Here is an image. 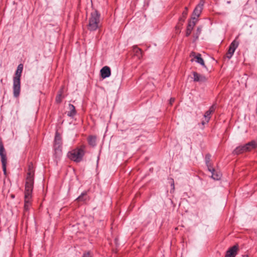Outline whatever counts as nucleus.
<instances>
[{
  "label": "nucleus",
  "mask_w": 257,
  "mask_h": 257,
  "mask_svg": "<svg viewBox=\"0 0 257 257\" xmlns=\"http://www.w3.org/2000/svg\"><path fill=\"white\" fill-rule=\"evenodd\" d=\"M34 179V170L33 165L29 164L27 172L25 189V204L24 210L27 211L29 209L31 204L32 193L33 189Z\"/></svg>",
  "instance_id": "1"
},
{
  "label": "nucleus",
  "mask_w": 257,
  "mask_h": 257,
  "mask_svg": "<svg viewBox=\"0 0 257 257\" xmlns=\"http://www.w3.org/2000/svg\"><path fill=\"white\" fill-rule=\"evenodd\" d=\"M23 69V65L20 64L18 65L13 78V94L15 97H18L21 91V77Z\"/></svg>",
  "instance_id": "2"
},
{
  "label": "nucleus",
  "mask_w": 257,
  "mask_h": 257,
  "mask_svg": "<svg viewBox=\"0 0 257 257\" xmlns=\"http://www.w3.org/2000/svg\"><path fill=\"white\" fill-rule=\"evenodd\" d=\"M85 154L83 147L78 148L69 152L67 156L71 160L75 162H80Z\"/></svg>",
  "instance_id": "3"
},
{
  "label": "nucleus",
  "mask_w": 257,
  "mask_h": 257,
  "mask_svg": "<svg viewBox=\"0 0 257 257\" xmlns=\"http://www.w3.org/2000/svg\"><path fill=\"white\" fill-rule=\"evenodd\" d=\"M100 22V14L97 11H94L91 13L90 17L89 19V24L88 25V29L90 31H95L99 28Z\"/></svg>",
  "instance_id": "4"
},
{
  "label": "nucleus",
  "mask_w": 257,
  "mask_h": 257,
  "mask_svg": "<svg viewBox=\"0 0 257 257\" xmlns=\"http://www.w3.org/2000/svg\"><path fill=\"white\" fill-rule=\"evenodd\" d=\"M62 139L60 134L57 132L54 141L53 149L54 151V156L55 159H59L62 154Z\"/></svg>",
  "instance_id": "5"
},
{
  "label": "nucleus",
  "mask_w": 257,
  "mask_h": 257,
  "mask_svg": "<svg viewBox=\"0 0 257 257\" xmlns=\"http://www.w3.org/2000/svg\"><path fill=\"white\" fill-rule=\"evenodd\" d=\"M238 38L237 36L230 44L229 45L228 52L226 54V57L230 59L232 55H233L236 49L238 47L239 45V42L237 41V39Z\"/></svg>",
  "instance_id": "6"
},
{
  "label": "nucleus",
  "mask_w": 257,
  "mask_h": 257,
  "mask_svg": "<svg viewBox=\"0 0 257 257\" xmlns=\"http://www.w3.org/2000/svg\"><path fill=\"white\" fill-rule=\"evenodd\" d=\"M190 57L193 58L191 60V61L193 62L194 59H195L196 62L200 64L204 67H206L203 59L201 57V55L199 53L196 54L194 52H192L190 54Z\"/></svg>",
  "instance_id": "7"
},
{
  "label": "nucleus",
  "mask_w": 257,
  "mask_h": 257,
  "mask_svg": "<svg viewBox=\"0 0 257 257\" xmlns=\"http://www.w3.org/2000/svg\"><path fill=\"white\" fill-rule=\"evenodd\" d=\"M188 13V8L187 7H185V10L183 12L182 17H181L179 19V23L178 25L176 26V30L178 31L179 33H180V26H182L183 25V23L185 21V20L186 18Z\"/></svg>",
  "instance_id": "8"
},
{
  "label": "nucleus",
  "mask_w": 257,
  "mask_h": 257,
  "mask_svg": "<svg viewBox=\"0 0 257 257\" xmlns=\"http://www.w3.org/2000/svg\"><path fill=\"white\" fill-rule=\"evenodd\" d=\"M193 80L195 82H198L200 83L204 82L207 81V78L203 75L200 74L196 72H193Z\"/></svg>",
  "instance_id": "9"
},
{
  "label": "nucleus",
  "mask_w": 257,
  "mask_h": 257,
  "mask_svg": "<svg viewBox=\"0 0 257 257\" xmlns=\"http://www.w3.org/2000/svg\"><path fill=\"white\" fill-rule=\"evenodd\" d=\"M204 4V2L203 0H201L199 4L196 7L194 11H193V15L196 16V17H198L203 9V7Z\"/></svg>",
  "instance_id": "10"
},
{
  "label": "nucleus",
  "mask_w": 257,
  "mask_h": 257,
  "mask_svg": "<svg viewBox=\"0 0 257 257\" xmlns=\"http://www.w3.org/2000/svg\"><path fill=\"white\" fill-rule=\"evenodd\" d=\"M237 245L233 246L226 251L225 257H235L237 253Z\"/></svg>",
  "instance_id": "11"
},
{
  "label": "nucleus",
  "mask_w": 257,
  "mask_h": 257,
  "mask_svg": "<svg viewBox=\"0 0 257 257\" xmlns=\"http://www.w3.org/2000/svg\"><path fill=\"white\" fill-rule=\"evenodd\" d=\"M192 19L193 20V21H190L189 22L187 27L186 32V36L187 37L189 36L191 34L192 31L194 26L195 25V21L194 20L196 19V18L195 17H192Z\"/></svg>",
  "instance_id": "12"
},
{
  "label": "nucleus",
  "mask_w": 257,
  "mask_h": 257,
  "mask_svg": "<svg viewBox=\"0 0 257 257\" xmlns=\"http://www.w3.org/2000/svg\"><path fill=\"white\" fill-rule=\"evenodd\" d=\"M101 76L105 78L110 76L111 74L110 69L108 66L103 67L100 70Z\"/></svg>",
  "instance_id": "13"
},
{
  "label": "nucleus",
  "mask_w": 257,
  "mask_h": 257,
  "mask_svg": "<svg viewBox=\"0 0 257 257\" xmlns=\"http://www.w3.org/2000/svg\"><path fill=\"white\" fill-rule=\"evenodd\" d=\"M215 106L214 105H212L209 108V110L206 111L204 113V117L206 122H208L210 118L211 114L215 111Z\"/></svg>",
  "instance_id": "14"
},
{
  "label": "nucleus",
  "mask_w": 257,
  "mask_h": 257,
  "mask_svg": "<svg viewBox=\"0 0 257 257\" xmlns=\"http://www.w3.org/2000/svg\"><path fill=\"white\" fill-rule=\"evenodd\" d=\"M209 171L211 173V177L214 180H218L221 178V174L220 172L216 171L214 168L213 171L211 170Z\"/></svg>",
  "instance_id": "15"
},
{
  "label": "nucleus",
  "mask_w": 257,
  "mask_h": 257,
  "mask_svg": "<svg viewBox=\"0 0 257 257\" xmlns=\"http://www.w3.org/2000/svg\"><path fill=\"white\" fill-rule=\"evenodd\" d=\"M246 151H250L254 149L256 147V143L255 141H251L243 146Z\"/></svg>",
  "instance_id": "16"
},
{
  "label": "nucleus",
  "mask_w": 257,
  "mask_h": 257,
  "mask_svg": "<svg viewBox=\"0 0 257 257\" xmlns=\"http://www.w3.org/2000/svg\"><path fill=\"white\" fill-rule=\"evenodd\" d=\"M69 111H68L67 115L70 117H73L76 114V110L75 106L71 104H69L68 106Z\"/></svg>",
  "instance_id": "17"
},
{
  "label": "nucleus",
  "mask_w": 257,
  "mask_h": 257,
  "mask_svg": "<svg viewBox=\"0 0 257 257\" xmlns=\"http://www.w3.org/2000/svg\"><path fill=\"white\" fill-rule=\"evenodd\" d=\"M0 156L1 162L7 161V156L4 145L0 146Z\"/></svg>",
  "instance_id": "18"
},
{
  "label": "nucleus",
  "mask_w": 257,
  "mask_h": 257,
  "mask_svg": "<svg viewBox=\"0 0 257 257\" xmlns=\"http://www.w3.org/2000/svg\"><path fill=\"white\" fill-rule=\"evenodd\" d=\"M210 159L211 155L210 154H207L205 156V163L206 165L207 166L208 171H213V168L211 166V164L210 163Z\"/></svg>",
  "instance_id": "19"
},
{
  "label": "nucleus",
  "mask_w": 257,
  "mask_h": 257,
  "mask_svg": "<svg viewBox=\"0 0 257 257\" xmlns=\"http://www.w3.org/2000/svg\"><path fill=\"white\" fill-rule=\"evenodd\" d=\"M245 151H245L243 146H239V147L236 148V149L233 151V154L238 155V154H241Z\"/></svg>",
  "instance_id": "20"
},
{
  "label": "nucleus",
  "mask_w": 257,
  "mask_h": 257,
  "mask_svg": "<svg viewBox=\"0 0 257 257\" xmlns=\"http://www.w3.org/2000/svg\"><path fill=\"white\" fill-rule=\"evenodd\" d=\"M96 138L95 137L90 136L88 138V143L90 145H91L92 147H94L96 145Z\"/></svg>",
  "instance_id": "21"
},
{
  "label": "nucleus",
  "mask_w": 257,
  "mask_h": 257,
  "mask_svg": "<svg viewBox=\"0 0 257 257\" xmlns=\"http://www.w3.org/2000/svg\"><path fill=\"white\" fill-rule=\"evenodd\" d=\"M134 51L138 58H140L142 56V50L140 48L136 47L134 48Z\"/></svg>",
  "instance_id": "22"
},
{
  "label": "nucleus",
  "mask_w": 257,
  "mask_h": 257,
  "mask_svg": "<svg viewBox=\"0 0 257 257\" xmlns=\"http://www.w3.org/2000/svg\"><path fill=\"white\" fill-rule=\"evenodd\" d=\"M202 31V27H198L197 29L196 34H195V39H197L199 37Z\"/></svg>",
  "instance_id": "23"
},
{
  "label": "nucleus",
  "mask_w": 257,
  "mask_h": 257,
  "mask_svg": "<svg viewBox=\"0 0 257 257\" xmlns=\"http://www.w3.org/2000/svg\"><path fill=\"white\" fill-rule=\"evenodd\" d=\"M3 170L5 174H6L7 161L2 162Z\"/></svg>",
  "instance_id": "24"
},
{
  "label": "nucleus",
  "mask_w": 257,
  "mask_h": 257,
  "mask_svg": "<svg viewBox=\"0 0 257 257\" xmlns=\"http://www.w3.org/2000/svg\"><path fill=\"white\" fill-rule=\"evenodd\" d=\"M86 195V193H82L80 196H79L77 198V200L79 201H83L85 200V199L83 198V197L84 195Z\"/></svg>",
  "instance_id": "25"
},
{
  "label": "nucleus",
  "mask_w": 257,
  "mask_h": 257,
  "mask_svg": "<svg viewBox=\"0 0 257 257\" xmlns=\"http://www.w3.org/2000/svg\"><path fill=\"white\" fill-rule=\"evenodd\" d=\"M171 180V186L172 188V189L174 190L175 189V185L174 180L172 178L170 179Z\"/></svg>",
  "instance_id": "26"
},
{
  "label": "nucleus",
  "mask_w": 257,
  "mask_h": 257,
  "mask_svg": "<svg viewBox=\"0 0 257 257\" xmlns=\"http://www.w3.org/2000/svg\"><path fill=\"white\" fill-rule=\"evenodd\" d=\"M83 257H91L89 252L84 253Z\"/></svg>",
  "instance_id": "27"
},
{
  "label": "nucleus",
  "mask_w": 257,
  "mask_h": 257,
  "mask_svg": "<svg viewBox=\"0 0 257 257\" xmlns=\"http://www.w3.org/2000/svg\"><path fill=\"white\" fill-rule=\"evenodd\" d=\"M175 101V98H171L170 100V103L171 104H172Z\"/></svg>",
  "instance_id": "28"
},
{
  "label": "nucleus",
  "mask_w": 257,
  "mask_h": 257,
  "mask_svg": "<svg viewBox=\"0 0 257 257\" xmlns=\"http://www.w3.org/2000/svg\"><path fill=\"white\" fill-rule=\"evenodd\" d=\"M61 96V95L60 94L59 96H57V98H56V101H58V102H60V101L59 100V97Z\"/></svg>",
  "instance_id": "29"
},
{
  "label": "nucleus",
  "mask_w": 257,
  "mask_h": 257,
  "mask_svg": "<svg viewBox=\"0 0 257 257\" xmlns=\"http://www.w3.org/2000/svg\"><path fill=\"white\" fill-rule=\"evenodd\" d=\"M3 146V144L1 140V139L0 138V146Z\"/></svg>",
  "instance_id": "30"
},
{
  "label": "nucleus",
  "mask_w": 257,
  "mask_h": 257,
  "mask_svg": "<svg viewBox=\"0 0 257 257\" xmlns=\"http://www.w3.org/2000/svg\"><path fill=\"white\" fill-rule=\"evenodd\" d=\"M206 123H207V122H206V120H205V121H202V124L203 125H204V124H205Z\"/></svg>",
  "instance_id": "31"
},
{
  "label": "nucleus",
  "mask_w": 257,
  "mask_h": 257,
  "mask_svg": "<svg viewBox=\"0 0 257 257\" xmlns=\"http://www.w3.org/2000/svg\"><path fill=\"white\" fill-rule=\"evenodd\" d=\"M256 113L257 114V107H256Z\"/></svg>",
  "instance_id": "32"
}]
</instances>
